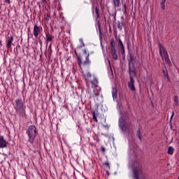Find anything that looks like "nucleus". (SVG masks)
<instances>
[{
    "label": "nucleus",
    "mask_w": 179,
    "mask_h": 179,
    "mask_svg": "<svg viewBox=\"0 0 179 179\" xmlns=\"http://www.w3.org/2000/svg\"><path fill=\"white\" fill-rule=\"evenodd\" d=\"M14 108L15 110V113L19 117H24L26 115V106H24V103L22 99H16L14 103Z\"/></svg>",
    "instance_id": "nucleus-1"
},
{
    "label": "nucleus",
    "mask_w": 179,
    "mask_h": 179,
    "mask_svg": "<svg viewBox=\"0 0 179 179\" xmlns=\"http://www.w3.org/2000/svg\"><path fill=\"white\" fill-rule=\"evenodd\" d=\"M133 170L134 178L139 179V177L142 176V164L139 161L136 160L134 162L131 166Z\"/></svg>",
    "instance_id": "nucleus-2"
},
{
    "label": "nucleus",
    "mask_w": 179,
    "mask_h": 179,
    "mask_svg": "<svg viewBox=\"0 0 179 179\" xmlns=\"http://www.w3.org/2000/svg\"><path fill=\"white\" fill-rule=\"evenodd\" d=\"M28 142L31 144L34 143V139L37 136V128L34 125H31L28 127L27 130Z\"/></svg>",
    "instance_id": "nucleus-3"
},
{
    "label": "nucleus",
    "mask_w": 179,
    "mask_h": 179,
    "mask_svg": "<svg viewBox=\"0 0 179 179\" xmlns=\"http://www.w3.org/2000/svg\"><path fill=\"white\" fill-rule=\"evenodd\" d=\"M135 59H136V57L132 53H129V57L127 59L129 62V73H136L135 71Z\"/></svg>",
    "instance_id": "nucleus-4"
},
{
    "label": "nucleus",
    "mask_w": 179,
    "mask_h": 179,
    "mask_svg": "<svg viewBox=\"0 0 179 179\" xmlns=\"http://www.w3.org/2000/svg\"><path fill=\"white\" fill-rule=\"evenodd\" d=\"M159 55L162 58L164 57L166 64H167V65H171V62L170 61V58H169V53H167V51L166 50V49H164V47L159 43Z\"/></svg>",
    "instance_id": "nucleus-5"
},
{
    "label": "nucleus",
    "mask_w": 179,
    "mask_h": 179,
    "mask_svg": "<svg viewBox=\"0 0 179 179\" xmlns=\"http://www.w3.org/2000/svg\"><path fill=\"white\" fill-rule=\"evenodd\" d=\"M119 127L120 128L121 131L123 132H127L129 134L131 130L129 129V126L127 125V122L122 117L119 118Z\"/></svg>",
    "instance_id": "nucleus-6"
},
{
    "label": "nucleus",
    "mask_w": 179,
    "mask_h": 179,
    "mask_svg": "<svg viewBox=\"0 0 179 179\" xmlns=\"http://www.w3.org/2000/svg\"><path fill=\"white\" fill-rule=\"evenodd\" d=\"M130 81L128 83V87L131 92H136L134 76H136V73H129Z\"/></svg>",
    "instance_id": "nucleus-7"
},
{
    "label": "nucleus",
    "mask_w": 179,
    "mask_h": 179,
    "mask_svg": "<svg viewBox=\"0 0 179 179\" xmlns=\"http://www.w3.org/2000/svg\"><path fill=\"white\" fill-rule=\"evenodd\" d=\"M100 92H101V88H94L92 97L94 100H99V96H100Z\"/></svg>",
    "instance_id": "nucleus-8"
},
{
    "label": "nucleus",
    "mask_w": 179,
    "mask_h": 179,
    "mask_svg": "<svg viewBox=\"0 0 179 179\" xmlns=\"http://www.w3.org/2000/svg\"><path fill=\"white\" fill-rule=\"evenodd\" d=\"M118 47L122 55H125V48H124V43H122L121 38L118 39Z\"/></svg>",
    "instance_id": "nucleus-9"
},
{
    "label": "nucleus",
    "mask_w": 179,
    "mask_h": 179,
    "mask_svg": "<svg viewBox=\"0 0 179 179\" xmlns=\"http://www.w3.org/2000/svg\"><path fill=\"white\" fill-rule=\"evenodd\" d=\"M41 33V27H38L37 24H35L34 27V36L37 38L38 34Z\"/></svg>",
    "instance_id": "nucleus-10"
},
{
    "label": "nucleus",
    "mask_w": 179,
    "mask_h": 179,
    "mask_svg": "<svg viewBox=\"0 0 179 179\" xmlns=\"http://www.w3.org/2000/svg\"><path fill=\"white\" fill-rule=\"evenodd\" d=\"M13 45V35L8 36L6 40V47L10 48Z\"/></svg>",
    "instance_id": "nucleus-11"
},
{
    "label": "nucleus",
    "mask_w": 179,
    "mask_h": 179,
    "mask_svg": "<svg viewBox=\"0 0 179 179\" xmlns=\"http://www.w3.org/2000/svg\"><path fill=\"white\" fill-rule=\"evenodd\" d=\"M91 85L92 89H97V87H99V80L96 77H94V79L91 80Z\"/></svg>",
    "instance_id": "nucleus-12"
},
{
    "label": "nucleus",
    "mask_w": 179,
    "mask_h": 179,
    "mask_svg": "<svg viewBox=\"0 0 179 179\" xmlns=\"http://www.w3.org/2000/svg\"><path fill=\"white\" fill-rule=\"evenodd\" d=\"M110 54L112 55L113 59L117 61L118 59V53L117 52V49H113L110 50Z\"/></svg>",
    "instance_id": "nucleus-13"
},
{
    "label": "nucleus",
    "mask_w": 179,
    "mask_h": 179,
    "mask_svg": "<svg viewBox=\"0 0 179 179\" xmlns=\"http://www.w3.org/2000/svg\"><path fill=\"white\" fill-rule=\"evenodd\" d=\"M45 40L47 43H51V41H52V40H54V36H52L51 34H50V33H46Z\"/></svg>",
    "instance_id": "nucleus-14"
},
{
    "label": "nucleus",
    "mask_w": 179,
    "mask_h": 179,
    "mask_svg": "<svg viewBox=\"0 0 179 179\" xmlns=\"http://www.w3.org/2000/svg\"><path fill=\"white\" fill-rule=\"evenodd\" d=\"M6 141L3 138V136H0V148L3 149V148H6Z\"/></svg>",
    "instance_id": "nucleus-15"
},
{
    "label": "nucleus",
    "mask_w": 179,
    "mask_h": 179,
    "mask_svg": "<svg viewBox=\"0 0 179 179\" xmlns=\"http://www.w3.org/2000/svg\"><path fill=\"white\" fill-rule=\"evenodd\" d=\"M75 54L77 57V64L78 65L80 66V68L82 66V57H80V55H79L78 54V52H76V50H75Z\"/></svg>",
    "instance_id": "nucleus-16"
},
{
    "label": "nucleus",
    "mask_w": 179,
    "mask_h": 179,
    "mask_svg": "<svg viewBox=\"0 0 179 179\" xmlns=\"http://www.w3.org/2000/svg\"><path fill=\"white\" fill-rule=\"evenodd\" d=\"M90 78H92V74L90 73V72L87 73L85 81H86V85L87 86V87H90V84L89 81Z\"/></svg>",
    "instance_id": "nucleus-17"
},
{
    "label": "nucleus",
    "mask_w": 179,
    "mask_h": 179,
    "mask_svg": "<svg viewBox=\"0 0 179 179\" xmlns=\"http://www.w3.org/2000/svg\"><path fill=\"white\" fill-rule=\"evenodd\" d=\"M117 50V47L115 46V41L114 38L110 39V50Z\"/></svg>",
    "instance_id": "nucleus-18"
},
{
    "label": "nucleus",
    "mask_w": 179,
    "mask_h": 179,
    "mask_svg": "<svg viewBox=\"0 0 179 179\" xmlns=\"http://www.w3.org/2000/svg\"><path fill=\"white\" fill-rule=\"evenodd\" d=\"M90 54H87V55L85 57V61L83 62L84 66H86V65H90V59H89Z\"/></svg>",
    "instance_id": "nucleus-19"
},
{
    "label": "nucleus",
    "mask_w": 179,
    "mask_h": 179,
    "mask_svg": "<svg viewBox=\"0 0 179 179\" xmlns=\"http://www.w3.org/2000/svg\"><path fill=\"white\" fill-rule=\"evenodd\" d=\"M112 96L113 99H117L118 97V93L117 92V88L113 87L112 91Z\"/></svg>",
    "instance_id": "nucleus-20"
},
{
    "label": "nucleus",
    "mask_w": 179,
    "mask_h": 179,
    "mask_svg": "<svg viewBox=\"0 0 179 179\" xmlns=\"http://www.w3.org/2000/svg\"><path fill=\"white\" fill-rule=\"evenodd\" d=\"M124 22H120V21H118L117 23V27L118 29V30H120V31H121V30H122V26H124Z\"/></svg>",
    "instance_id": "nucleus-21"
},
{
    "label": "nucleus",
    "mask_w": 179,
    "mask_h": 179,
    "mask_svg": "<svg viewBox=\"0 0 179 179\" xmlns=\"http://www.w3.org/2000/svg\"><path fill=\"white\" fill-rule=\"evenodd\" d=\"M96 20L100 18V13H99V6H95Z\"/></svg>",
    "instance_id": "nucleus-22"
},
{
    "label": "nucleus",
    "mask_w": 179,
    "mask_h": 179,
    "mask_svg": "<svg viewBox=\"0 0 179 179\" xmlns=\"http://www.w3.org/2000/svg\"><path fill=\"white\" fill-rule=\"evenodd\" d=\"M91 113H92L93 121H94L95 122H98V120H97V114H96V111L92 110Z\"/></svg>",
    "instance_id": "nucleus-23"
},
{
    "label": "nucleus",
    "mask_w": 179,
    "mask_h": 179,
    "mask_svg": "<svg viewBox=\"0 0 179 179\" xmlns=\"http://www.w3.org/2000/svg\"><path fill=\"white\" fill-rule=\"evenodd\" d=\"M120 0H113V4L115 8H120Z\"/></svg>",
    "instance_id": "nucleus-24"
},
{
    "label": "nucleus",
    "mask_w": 179,
    "mask_h": 179,
    "mask_svg": "<svg viewBox=\"0 0 179 179\" xmlns=\"http://www.w3.org/2000/svg\"><path fill=\"white\" fill-rule=\"evenodd\" d=\"M98 28L99 31V38L100 40H103V36H101V29L100 28V21H98Z\"/></svg>",
    "instance_id": "nucleus-25"
},
{
    "label": "nucleus",
    "mask_w": 179,
    "mask_h": 179,
    "mask_svg": "<svg viewBox=\"0 0 179 179\" xmlns=\"http://www.w3.org/2000/svg\"><path fill=\"white\" fill-rule=\"evenodd\" d=\"M174 153V148L171 146H169L168 148V155H173Z\"/></svg>",
    "instance_id": "nucleus-26"
},
{
    "label": "nucleus",
    "mask_w": 179,
    "mask_h": 179,
    "mask_svg": "<svg viewBox=\"0 0 179 179\" xmlns=\"http://www.w3.org/2000/svg\"><path fill=\"white\" fill-rule=\"evenodd\" d=\"M103 166H104L106 170H110V163L108 162H103Z\"/></svg>",
    "instance_id": "nucleus-27"
},
{
    "label": "nucleus",
    "mask_w": 179,
    "mask_h": 179,
    "mask_svg": "<svg viewBox=\"0 0 179 179\" xmlns=\"http://www.w3.org/2000/svg\"><path fill=\"white\" fill-rule=\"evenodd\" d=\"M162 72L164 73V76L165 78H167L168 80H170V78H169V73L167 72V69H166V70H163Z\"/></svg>",
    "instance_id": "nucleus-28"
},
{
    "label": "nucleus",
    "mask_w": 179,
    "mask_h": 179,
    "mask_svg": "<svg viewBox=\"0 0 179 179\" xmlns=\"http://www.w3.org/2000/svg\"><path fill=\"white\" fill-rule=\"evenodd\" d=\"M136 136L140 139V141L142 139V137L141 136V129H138L136 132Z\"/></svg>",
    "instance_id": "nucleus-29"
},
{
    "label": "nucleus",
    "mask_w": 179,
    "mask_h": 179,
    "mask_svg": "<svg viewBox=\"0 0 179 179\" xmlns=\"http://www.w3.org/2000/svg\"><path fill=\"white\" fill-rule=\"evenodd\" d=\"M174 102H175V105L176 106H178V96H174Z\"/></svg>",
    "instance_id": "nucleus-30"
},
{
    "label": "nucleus",
    "mask_w": 179,
    "mask_h": 179,
    "mask_svg": "<svg viewBox=\"0 0 179 179\" xmlns=\"http://www.w3.org/2000/svg\"><path fill=\"white\" fill-rule=\"evenodd\" d=\"M80 44H82V45L80 47V48H82V47H85V43L83 42V38L80 39Z\"/></svg>",
    "instance_id": "nucleus-31"
},
{
    "label": "nucleus",
    "mask_w": 179,
    "mask_h": 179,
    "mask_svg": "<svg viewBox=\"0 0 179 179\" xmlns=\"http://www.w3.org/2000/svg\"><path fill=\"white\" fill-rule=\"evenodd\" d=\"M101 152H102V153H104V152H106V148H104L103 146L101 147Z\"/></svg>",
    "instance_id": "nucleus-32"
},
{
    "label": "nucleus",
    "mask_w": 179,
    "mask_h": 179,
    "mask_svg": "<svg viewBox=\"0 0 179 179\" xmlns=\"http://www.w3.org/2000/svg\"><path fill=\"white\" fill-rule=\"evenodd\" d=\"M161 6H162V9L164 10L166 9V6L164 4H161Z\"/></svg>",
    "instance_id": "nucleus-33"
},
{
    "label": "nucleus",
    "mask_w": 179,
    "mask_h": 179,
    "mask_svg": "<svg viewBox=\"0 0 179 179\" xmlns=\"http://www.w3.org/2000/svg\"><path fill=\"white\" fill-rule=\"evenodd\" d=\"M108 176H110V172H108V171H106V175L105 176V178H107Z\"/></svg>",
    "instance_id": "nucleus-34"
},
{
    "label": "nucleus",
    "mask_w": 179,
    "mask_h": 179,
    "mask_svg": "<svg viewBox=\"0 0 179 179\" xmlns=\"http://www.w3.org/2000/svg\"><path fill=\"white\" fill-rule=\"evenodd\" d=\"M92 13H94V3H92Z\"/></svg>",
    "instance_id": "nucleus-35"
},
{
    "label": "nucleus",
    "mask_w": 179,
    "mask_h": 179,
    "mask_svg": "<svg viewBox=\"0 0 179 179\" xmlns=\"http://www.w3.org/2000/svg\"><path fill=\"white\" fill-rule=\"evenodd\" d=\"M46 20H50V13H48L46 15Z\"/></svg>",
    "instance_id": "nucleus-36"
},
{
    "label": "nucleus",
    "mask_w": 179,
    "mask_h": 179,
    "mask_svg": "<svg viewBox=\"0 0 179 179\" xmlns=\"http://www.w3.org/2000/svg\"><path fill=\"white\" fill-rule=\"evenodd\" d=\"M4 2H5L6 3L10 4V0H5Z\"/></svg>",
    "instance_id": "nucleus-37"
},
{
    "label": "nucleus",
    "mask_w": 179,
    "mask_h": 179,
    "mask_svg": "<svg viewBox=\"0 0 179 179\" xmlns=\"http://www.w3.org/2000/svg\"><path fill=\"white\" fill-rule=\"evenodd\" d=\"M166 3V0H162L161 2V5H164Z\"/></svg>",
    "instance_id": "nucleus-38"
},
{
    "label": "nucleus",
    "mask_w": 179,
    "mask_h": 179,
    "mask_svg": "<svg viewBox=\"0 0 179 179\" xmlns=\"http://www.w3.org/2000/svg\"><path fill=\"white\" fill-rule=\"evenodd\" d=\"M83 52H84V54H85V55H87V54H88L87 52L86 51V49L84 50Z\"/></svg>",
    "instance_id": "nucleus-39"
},
{
    "label": "nucleus",
    "mask_w": 179,
    "mask_h": 179,
    "mask_svg": "<svg viewBox=\"0 0 179 179\" xmlns=\"http://www.w3.org/2000/svg\"><path fill=\"white\" fill-rule=\"evenodd\" d=\"M173 117H174V113H172V115H171V119H170L171 121V120H173Z\"/></svg>",
    "instance_id": "nucleus-40"
},
{
    "label": "nucleus",
    "mask_w": 179,
    "mask_h": 179,
    "mask_svg": "<svg viewBox=\"0 0 179 179\" xmlns=\"http://www.w3.org/2000/svg\"><path fill=\"white\" fill-rule=\"evenodd\" d=\"M37 5L39 6V8H41V4H40V2H38Z\"/></svg>",
    "instance_id": "nucleus-41"
},
{
    "label": "nucleus",
    "mask_w": 179,
    "mask_h": 179,
    "mask_svg": "<svg viewBox=\"0 0 179 179\" xmlns=\"http://www.w3.org/2000/svg\"><path fill=\"white\" fill-rule=\"evenodd\" d=\"M171 129H173V124H171Z\"/></svg>",
    "instance_id": "nucleus-42"
},
{
    "label": "nucleus",
    "mask_w": 179,
    "mask_h": 179,
    "mask_svg": "<svg viewBox=\"0 0 179 179\" xmlns=\"http://www.w3.org/2000/svg\"><path fill=\"white\" fill-rule=\"evenodd\" d=\"M46 0H41V2H43L44 3V2H45Z\"/></svg>",
    "instance_id": "nucleus-43"
},
{
    "label": "nucleus",
    "mask_w": 179,
    "mask_h": 179,
    "mask_svg": "<svg viewBox=\"0 0 179 179\" xmlns=\"http://www.w3.org/2000/svg\"><path fill=\"white\" fill-rule=\"evenodd\" d=\"M108 64H109L110 66H111V64L110 63V60H108Z\"/></svg>",
    "instance_id": "nucleus-44"
}]
</instances>
